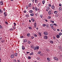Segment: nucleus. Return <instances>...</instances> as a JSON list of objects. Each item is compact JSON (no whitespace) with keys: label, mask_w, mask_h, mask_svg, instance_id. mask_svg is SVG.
<instances>
[{"label":"nucleus","mask_w":62,"mask_h":62,"mask_svg":"<svg viewBox=\"0 0 62 62\" xmlns=\"http://www.w3.org/2000/svg\"><path fill=\"white\" fill-rule=\"evenodd\" d=\"M44 38L45 39H48V37L46 36H44Z\"/></svg>","instance_id":"nucleus-1"},{"label":"nucleus","mask_w":62,"mask_h":62,"mask_svg":"<svg viewBox=\"0 0 62 62\" xmlns=\"http://www.w3.org/2000/svg\"><path fill=\"white\" fill-rule=\"evenodd\" d=\"M14 54H12L11 56V57L12 58H14Z\"/></svg>","instance_id":"nucleus-2"},{"label":"nucleus","mask_w":62,"mask_h":62,"mask_svg":"<svg viewBox=\"0 0 62 62\" xmlns=\"http://www.w3.org/2000/svg\"><path fill=\"white\" fill-rule=\"evenodd\" d=\"M43 34H44L45 35H48V33L46 32H45L43 33Z\"/></svg>","instance_id":"nucleus-3"},{"label":"nucleus","mask_w":62,"mask_h":62,"mask_svg":"<svg viewBox=\"0 0 62 62\" xmlns=\"http://www.w3.org/2000/svg\"><path fill=\"white\" fill-rule=\"evenodd\" d=\"M54 5H52L51 6V8L52 9H54Z\"/></svg>","instance_id":"nucleus-4"},{"label":"nucleus","mask_w":62,"mask_h":62,"mask_svg":"<svg viewBox=\"0 0 62 62\" xmlns=\"http://www.w3.org/2000/svg\"><path fill=\"white\" fill-rule=\"evenodd\" d=\"M36 50H37L39 49V46H36Z\"/></svg>","instance_id":"nucleus-5"},{"label":"nucleus","mask_w":62,"mask_h":62,"mask_svg":"<svg viewBox=\"0 0 62 62\" xmlns=\"http://www.w3.org/2000/svg\"><path fill=\"white\" fill-rule=\"evenodd\" d=\"M54 25L53 24H50V26L51 27H51V28H52V29H53V26Z\"/></svg>","instance_id":"nucleus-6"},{"label":"nucleus","mask_w":62,"mask_h":62,"mask_svg":"<svg viewBox=\"0 0 62 62\" xmlns=\"http://www.w3.org/2000/svg\"><path fill=\"white\" fill-rule=\"evenodd\" d=\"M58 48L59 50H61V46H58Z\"/></svg>","instance_id":"nucleus-7"},{"label":"nucleus","mask_w":62,"mask_h":62,"mask_svg":"<svg viewBox=\"0 0 62 62\" xmlns=\"http://www.w3.org/2000/svg\"><path fill=\"white\" fill-rule=\"evenodd\" d=\"M48 14L49 16H50L51 15V11H49L48 12Z\"/></svg>","instance_id":"nucleus-8"},{"label":"nucleus","mask_w":62,"mask_h":62,"mask_svg":"<svg viewBox=\"0 0 62 62\" xmlns=\"http://www.w3.org/2000/svg\"><path fill=\"white\" fill-rule=\"evenodd\" d=\"M0 5H3V2L2 1H0Z\"/></svg>","instance_id":"nucleus-9"},{"label":"nucleus","mask_w":62,"mask_h":62,"mask_svg":"<svg viewBox=\"0 0 62 62\" xmlns=\"http://www.w3.org/2000/svg\"><path fill=\"white\" fill-rule=\"evenodd\" d=\"M22 49H23V50H24L25 49V47L24 46H22Z\"/></svg>","instance_id":"nucleus-10"},{"label":"nucleus","mask_w":62,"mask_h":62,"mask_svg":"<svg viewBox=\"0 0 62 62\" xmlns=\"http://www.w3.org/2000/svg\"><path fill=\"white\" fill-rule=\"evenodd\" d=\"M56 37H57V38H60V36L59 35H58H58H57Z\"/></svg>","instance_id":"nucleus-11"},{"label":"nucleus","mask_w":62,"mask_h":62,"mask_svg":"<svg viewBox=\"0 0 62 62\" xmlns=\"http://www.w3.org/2000/svg\"><path fill=\"white\" fill-rule=\"evenodd\" d=\"M47 61L48 62H50V58H47Z\"/></svg>","instance_id":"nucleus-12"},{"label":"nucleus","mask_w":62,"mask_h":62,"mask_svg":"<svg viewBox=\"0 0 62 62\" xmlns=\"http://www.w3.org/2000/svg\"><path fill=\"white\" fill-rule=\"evenodd\" d=\"M38 9V8L37 7H36L35 8V9L36 11H37V9Z\"/></svg>","instance_id":"nucleus-13"},{"label":"nucleus","mask_w":62,"mask_h":62,"mask_svg":"<svg viewBox=\"0 0 62 62\" xmlns=\"http://www.w3.org/2000/svg\"><path fill=\"white\" fill-rule=\"evenodd\" d=\"M27 41V39H25L24 40V41H23V42L24 43L26 42Z\"/></svg>","instance_id":"nucleus-14"},{"label":"nucleus","mask_w":62,"mask_h":62,"mask_svg":"<svg viewBox=\"0 0 62 62\" xmlns=\"http://www.w3.org/2000/svg\"><path fill=\"white\" fill-rule=\"evenodd\" d=\"M4 16H7V15L6 14V12L4 13Z\"/></svg>","instance_id":"nucleus-15"},{"label":"nucleus","mask_w":62,"mask_h":62,"mask_svg":"<svg viewBox=\"0 0 62 62\" xmlns=\"http://www.w3.org/2000/svg\"><path fill=\"white\" fill-rule=\"evenodd\" d=\"M29 12H30V13H33V11L32 10H30L29 11Z\"/></svg>","instance_id":"nucleus-16"},{"label":"nucleus","mask_w":62,"mask_h":62,"mask_svg":"<svg viewBox=\"0 0 62 62\" xmlns=\"http://www.w3.org/2000/svg\"><path fill=\"white\" fill-rule=\"evenodd\" d=\"M34 14L33 13L31 14H30V16H33Z\"/></svg>","instance_id":"nucleus-17"},{"label":"nucleus","mask_w":62,"mask_h":62,"mask_svg":"<svg viewBox=\"0 0 62 62\" xmlns=\"http://www.w3.org/2000/svg\"><path fill=\"white\" fill-rule=\"evenodd\" d=\"M17 55L18 54L17 53H15V56H17Z\"/></svg>","instance_id":"nucleus-18"},{"label":"nucleus","mask_w":62,"mask_h":62,"mask_svg":"<svg viewBox=\"0 0 62 62\" xmlns=\"http://www.w3.org/2000/svg\"><path fill=\"white\" fill-rule=\"evenodd\" d=\"M45 3V1L44 0H43L42 1V4H44Z\"/></svg>","instance_id":"nucleus-19"},{"label":"nucleus","mask_w":62,"mask_h":62,"mask_svg":"<svg viewBox=\"0 0 62 62\" xmlns=\"http://www.w3.org/2000/svg\"><path fill=\"white\" fill-rule=\"evenodd\" d=\"M38 2V1L37 0H35V2L36 3H37Z\"/></svg>","instance_id":"nucleus-20"},{"label":"nucleus","mask_w":62,"mask_h":62,"mask_svg":"<svg viewBox=\"0 0 62 62\" xmlns=\"http://www.w3.org/2000/svg\"><path fill=\"white\" fill-rule=\"evenodd\" d=\"M25 16H26V17H28L29 16V15L28 14V15H25Z\"/></svg>","instance_id":"nucleus-21"},{"label":"nucleus","mask_w":62,"mask_h":62,"mask_svg":"<svg viewBox=\"0 0 62 62\" xmlns=\"http://www.w3.org/2000/svg\"><path fill=\"white\" fill-rule=\"evenodd\" d=\"M50 42H51V43L53 44L54 43V42L52 41H50Z\"/></svg>","instance_id":"nucleus-22"},{"label":"nucleus","mask_w":62,"mask_h":62,"mask_svg":"<svg viewBox=\"0 0 62 62\" xmlns=\"http://www.w3.org/2000/svg\"><path fill=\"white\" fill-rule=\"evenodd\" d=\"M33 34V35L35 37H37V35L36 34Z\"/></svg>","instance_id":"nucleus-23"},{"label":"nucleus","mask_w":62,"mask_h":62,"mask_svg":"<svg viewBox=\"0 0 62 62\" xmlns=\"http://www.w3.org/2000/svg\"><path fill=\"white\" fill-rule=\"evenodd\" d=\"M30 33H28L27 34V36L28 37H29L30 36Z\"/></svg>","instance_id":"nucleus-24"},{"label":"nucleus","mask_w":62,"mask_h":62,"mask_svg":"<svg viewBox=\"0 0 62 62\" xmlns=\"http://www.w3.org/2000/svg\"><path fill=\"white\" fill-rule=\"evenodd\" d=\"M46 9L48 10H49V7H46Z\"/></svg>","instance_id":"nucleus-25"},{"label":"nucleus","mask_w":62,"mask_h":62,"mask_svg":"<svg viewBox=\"0 0 62 62\" xmlns=\"http://www.w3.org/2000/svg\"><path fill=\"white\" fill-rule=\"evenodd\" d=\"M40 17L41 18H42L43 16L42 15H40Z\"/></svg>","instance_id":"nucleus-26"},{"label":"nucleus","mask_w":62,"mask_h":62,"mask_svg":"<svg viewBox=\"0 0 62 62\" xmlns=\"http://www.w3.org/2000/svg\"><path fill=\"white\" fill-rule=\"evenodd\" d=\"M34 53L33 52H32L30 54V55H33L34 54H33Z\"/></svg>","instance_id":"nucleus-27"},{"label":"nucleus","mask_w":62,"mask_h":62,"mask_svg":"<svg viewBox=\"0 0 62 62\" xmlns=\"http://www.w3.org/2000/svg\"><path fill=\"white\" fill-rule=\"evenodd\" d=\"M28 28L30 29H32V27H28Z\"/></svg>","instance_id":"nucleus-28"},{"label":"nucleus","mask_w":62,"mask_h":62,"mask_svg":"<svg viewBox=\"0 0 62 62\" xmlns=\"http://www.w3.org/2000/svg\"><path fill=\"white\" fill-rule=\"evenodd\" d=\"M59 35L61 36L62 35V33L61 32H60V33H59Z\"/></svg>","instance_id":"nucleus-29"},{"label":"nucleus","mask_w":62,"mask_h":62,"mask_svg":"<svg viewBox=\"0 0 62 62\" xmlns=\"http://www.w3.org/2000/svg\"><path fill=\"white\" fill-rule=\"evenodd\" d=\"M37 24L36 23H34V26H37Z\"/></svg>","instance_id":"nucleus-30"},{"label":"nucleus","mask_w":62,"mask_h":62,"mask_svg":"<svg viewBox=\"0 0 62 62\" xmlns=\"http://www.w3.org/2000/svg\"><path fill=\"white\" fill-rule=\"evenodd\" d=\"M57 11H55L54 12V13L55 14H57Z\"/></svg>","instance_id":"nucleus-31"},{"label":"nucleus","mask_w":62,"mask_h":62,"mask_svg":"<svg viewBox=\"0 0 62 62\" xmlns=\"http://www.w3.org/2000/svg\"><path fill=\"white\" fill-rule=\"evenodd\" d=\"M38 34H39V35H41V33L40 32L38 33Z\"/></svg>","instance_id":"nucleus-32"},{"label":"nucleus","mask_w":62,"mask_h":62,"mask_svg":"<svg viewBox=\"0 0 62 62\" xmlns=\"http://www.w3.org/2000/svg\"><path fill=\"white\" fill-rule=\"evenodd\" d=\"M34 50H36V46H35L34 47Z\"/></svg>","instance_id":"nucleus-33"},{"label":"nucleus","mask_w":62,"mask_h":62,"mask_svg":"<svg viewBox=\"0 0 62 62\" xmlns=\"http://www.w3.org/2000/svg\"><path fill=\"white\" fill-rule=\"evenodd\" d=\"M47 18L48 19H50V18H51V17L50 16H49Z\"/></svg>","instance_id":"nucleus-34"},{"label":"nucleus","mask_w":62,"mask_h":62,"mask_svg":"<svg viewBox=\"0 0 62 62\" xmlns=\"http://www.w3.org/2000/svg\"><path fill=\"white\" fill-rule=\"evenodd\" d=\"M46 25L45 24H43V27H45V26H46Z\"/></svg>","instance_id":"nucleus-35"},{"label":"nucleus","mask_w":62,"mask_h":62,"mask_svg":"<svg viewBox=\"0 0 62 62\" xmlns=\"http://www.w3.org/2000/svg\"><path fill=\"white\" fill-rule=\"evenodd\" d=\"M35 15L36 16V17H37L38 16V14L36 13L35 14Z\"/></svg>","instance_id":"nucleus-36"},{"label":"nucleus","mask_w":62,"mask_h":62,"mask_svg":"<svg viewBox=\"0 0 62 62\" xmlns=\"http://www.w3.org/2000/svg\"><path fill=\"white\" fill-rule=\"evenodd\" d=\"M51 22H52V23H54V21H52V20H51Z\"/></svg>","instance_id":"nucleus-37"},{"label":"nucleus","mask_w":62,"mask_h":62,"mask_svg":"<svg viewBox=\"0 0 62 62\" xmlns=\"http://www.w3.org/2000/svg\"><path fill=\"white\" fill-rule=\"evenodd\" d=\"M59 10L60 11L61 10L62 8L61 7H60V8H59Z\"/></svg>","instance_id":"nucleus-38"},{"label":"nucleus","mask_w":62,"mask_h":62,"mask_svg":"<svg viewBox=\"0 0 62 62\" xmlns=\"http://www.w3.org/2000/svg\"><path fill=\"white\" fill-rule=\"evenodd\" d=\"M5 23L7 25L8 24V23L7 21H6Z\"/></svg>","instance_id":"nucleus-39"},{"label":"nucleus","mask_w":62,"mask_h":62,"mask_svg":"<svg viewBox=\"0 0 62 62\" xmlns=\"http://www.w3.org/2000/svg\"><path fill=\"white\" fill-rule=\"evenodd\" d=\"M2 26H1V25H0V29H2Z\"/></svg>","instance_id":"nucleus-40"},{"label":"nucleus","mask_w":62,"mask_h":62,"mask_svg":"<svg viewBox=\"0 0 62 62\" xmlns=\"http://www.w3.org/2000/svg\"><path fill=\"white\" fill-rule=\"evenodd\" d=\"M54 25H55V26H57V25L56 23H54Z\"/></svg>","instance_id":"nucleus-41"},{"label":"nucleus","mask_w":62,"mask_h":62,"mask_svg":"<svg viewBox=\"0 0 62 62\" xmlns=\"http://www.w3.org/2000/svg\"><path fill=\"white\" fill-rule=\"evenodd\" d=\"M46 26L47 27V28H48L49 27V26L48 25H46Z\"/></svg>","instance_id":"nucleus-42"},{"label":"nucleus","mask_w":62,"mask_h":62,"mask_svg":"<svg viewBox=\"0 0 62 62\" xmlns=\"http://www.w3.org/2000/svg\"><path fill=\"white\" fill-rule=\"evenodd\" d=\"M54 59H57L58 58L56 57H54Z\"/></svg>","instance_id":"nucleus-43"},{"label":"nucleus","mask_w":62,"mask_h":62,"mask_svg":"<svg viewBox=\"0 0 62 62\" xmlns=\"http://www.w3.org/2000/svg\"><path fill=\"white\" fill-rule=\"evenodd\" d=\"M41 5V4L40 3H39V4H38V6H40V5Z\"/></svg>","instance_id":"nucleus-44"},{"label":"nucleus","mask_w":62,"mask_h":62,"mask_svg":"<svg viewBox=\"0 0 62 62\" xmlns=\"http://www.w3.org/2000/svg\"><path fill=\"white\" fill-rule=\"evenodd\" d=\"M34 38V37L33 36H32L31 37V38L32 39H33Z\"/></svg>","instance_id":"nucleus-45"},{"label":"nucleus","mask_w":62,"mask_h":62,"mask_svg":"<svg viewBox=\"0 0 62 62\" xmlns=\"http://www.w3.org/2000/svg\"><path fill=\"white\" fill-rule=\"evenodd\" d=\"M41 52L40 51L38 52V54H41Z\"/></svg>","instance_id":"nucleus-46"},{"label":"nucleus","mask_w":62,"mask_h":62,"mask_svg":"<svg viewBox=\"0 0 62 62\" xmlns=\"http://www.w3.org/2000/svg\"><path fill=\"white\" fill-rule=\"evenodd\" d=\"M31 57L29 56L28 57V59H31Z\"/></svg>","instance_id":"nucleus-47"},{"label":"nucleus","mask_w":62,"mask_h":62,"mask_svg":"<svg viewBox=\"0 0 62 62\" xmlns=\"http://www.w3.org/2000/svg\"><path fill=\"white\" fill-rule=\"evenodd\" d=\"M1 41L2 42V43H3L5 41L4 40H2Z\"/></svg>","instance_id":"nucleus-48"},{"label":"nucleus","mask_w":62,"mask_h":62,"mask_svg":"<svg viewBox=\"0 0 62 62\" xmlns=\"http://www.w3.org/2000/svg\"><path fill=\"white\" fill-rule=\"evenodd\" d=\"M14 62H16V60H14Z\"/></svg>","instance_id":"nucleus-49"},{"label":"nucleus","mask_w":62,"mask_h":62,"mask_svg":"<svg viewBox=\"0 0 62 62\" xmlns=\"http://www.w3.org/2000/svg\"><path fill=\"white\" fill-rule=\"evenodd\" d=\"M14 26H15L16 25V24L15 23H14Z\"/></svg>","instance_id":"nucleus-50"},{"label":"nucleus","mask_w":62,"mask_h":62,"mask_svg":"<svg viewBox=\"0 0 62 62\" xmlns=\"http://www.w3.org/2000/svg\"><path fill=\"white\" fill-rule=\"evenodd\" d=\"M54 60H56V61H58V58L56 59H54Z\"/></svg>","instance_id":"nucleus-51"},{"label":"nucleus","mask_w":62,"mask_h":62,"mask_svg":"<svg viewBox=\"0 0 62 62\" xmlns=\"http://www.w3.org/2000/svg\"><path fill=\"white\" fill-rule=\"evenodd\" d=\"M48 6H49V7H50L51 6V4H49Z\"/></svg>","instance_id":"nucleus-52"},{"label":"nucleus","mask_w":62,"mask_h":62,"mask_svg":"<svg viewBox=\"0 0 62 62\" xmlns=\"http://www.w3.org/2000/svg\"><path fill=\"white\" fill-rule=\"evenodd\" d=\"M13 29H16V28H15V26H14L13 27Z\"/></svg>","instance_id":"nucleus-53"},{"label":"nucleus","mask_w":62,"mask_h":62,"mask_svg":"<svg viewBox=\"0 0 62 62\" xmlns=\"http://www.w3.org/2000/svg\"><path fill=\"white\" fill-rule=\"evenodd\" d=\"M28 43L29 44H30V43H31V42H30V41H28Z\"/></svg>","instance_id":"nucleus-54"},{"label":"nucleus","mask_w":62,"mask_h":62,"mask_svg":"<svg viewBox=\"0 0 62 62\" xmlns=\"http://www.w3.org/2000/svg\"><path fill=\"white\" fill-rule=\"evenodd\" d=\"M37 25H34V27L35 28H36Z\"/></svg>","instance_id":"nucleus-55"},{"label":"nucleus","mask_w":62,"mask_h":62,"mask_svg":"<svg viewBox=\"0 0 62 62\" xmlns=\"http://www.w3.org/2000/svg\"><path fill=\"white\" fill-rule=\"evenodd\" d=\"M23 37V36H21V37H20V38H22Z\"/></svg>","instance_id":"nucleus-56"},{"label":"nucleus","mask_w":62,"mask_h":62,"mask_svg":"<svg viewBox=\"0 0 62 62\" xmlns=\"http://www.w3.org/2000/svg\"><path fill=\"white\" fill-rule=\"evenodd\" d=\"M28 7H31V5H29L28 6Z\"/></svg>","instance_id":"nucleus-57"},{"label":"nucleus","mask_w":62,"mask_h":62,"mask_svg":"<svg viewBox=\"0 0 62 62\" xmlns=\"http://www.w3.org/2000/svg\"><path fill=\"white\" fill-rule=\"evenodd\" d=\"M59 6L60 7H61V4H59Z\"/></svg>","instance_id":"nucleus-58"},{"label":"nucleus","mask_w":62,"mask_h":62,"mask_svg":"<svg viewBox=\"0 0 62 62\" xmlns=\"http://www.w3.org/2000/svg\"><path fill=\"white\" fill-rule=\"evenodd\" d=\"M10 31H11L13 30V29L11 28V29H10L9 30Z\"/></svg>","instance_id":"nucleus-59"},{"label":"nucleus","mask_w":62,"mask_h":62,"mask_svg":"<svg viewBox=\"0 0 62 62\" xmlns=\"http://www.w3.org/2000/svg\"><path fill=\"white\" fill-rule=\"evenodd\" d=\"M39 59H39V58L38 57V58H37V60H39Z\"/></svg>","instance_id":"nucleus-60"},{"label":"nucleus","mask_w":62,"mask_h":62,"mask_svg":"<svg viewBox=\"0 0 62 62\" xmlns=\"http://www.w3.org/2000/svg\"><path fill=\"white\" fill-rule=\"evenodd\" d=\"M53 29V30H54V31H56V30L55 29H54V28Z\"/></svg>","instance_id":"nucleus-61"},{"label":"nucleus","mask_w":62,"mask_h":62,"mask_svg":"<svg viewBox=\"0 0 62 62\" xmlns=\"http://www.w3.org/2000/svg\"><path fill=\"white\" fill-rule=\"evenodd\" d=\"M17 62H20V61H19L18 60H17Z\"/></svg>","instance_id":"nucleus-62"},{"label":"nucleus","mask_w":62,"mask_h":62,"mask_svg":"<svg viewBox=\"0 0 62 62\" xmlns=\"http://www.w3.org/2000/svg\"><path fill=\"white\" fill-rule=\"evenodd\" d=\"M24 13H26V10H24Z\"/></svg>","instance_id":"nucleus-63"},{"label":"nucleus","mask_w":62,"mask_h":62,"mask_svg":"<svg viewBox=\"0 0 62 62\" xmlns=\"http://www.w3.org/2000/svg\"><path fill=\"white\" fill-rule=\"evenodd\" d=\"M29 53H30V52H26V53L27 54H29Z\"/></svg>","instance_id":"nucleus-64"}]
</instances>
